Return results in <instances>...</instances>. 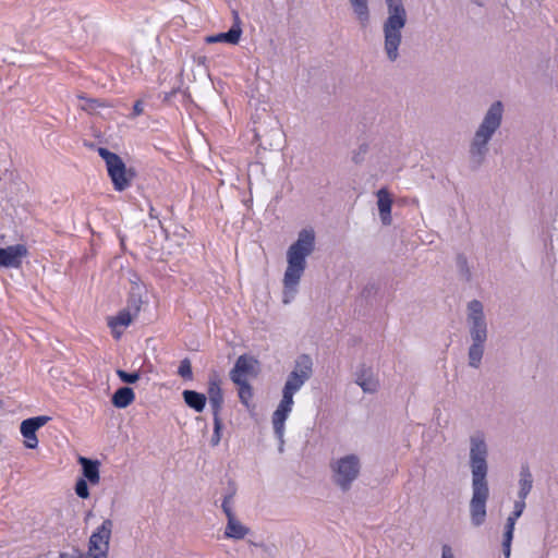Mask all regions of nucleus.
Instances as JSON below:
<instances>
[{
	"label": "nucleus",
	"instance_id": "obj_23",
	"mask_svg": "<svg viewBox=\"0 0 558 558\" xmlns=\"http://www.w3.org/2000/svg\"><path fill=\"white\" fill-rule=\"evenodd\" d=\"M471 335L474 343H483L486 340V324L484 320L472 322Z\"/></svg>",
	"mask_w": 558,
	"mask_h": 558
},
{
	"label": "nucleus",
	"instance_id": "obj_30",
	"mask_svg": "<svg viewBox=\"0 0 558 558\" xmlns=\"http://www.w3.org/2000/svg\"><path fill=\"white\" fill-rule=\"evenodd\" d=\"M117 375L123 383L126 384H134L140 379L138 372L128 373L123 369H117Z\"/></svg>",
	"mask_w": 558,
	"mask_h": 558
},
{
	"label": "nucleus",
	"instance_id": "obj_35",
	"mask_svg": "<svg viewBox=\"0 0 558 558\" xmlns=\"http://www.w3.org/2000/svg\"><path fill=\"white\" fill-rule=\"evenodd\" d=\"M58 558H83V554L75 549L72 553H60Z\"/></svg>",
	"mask_w": 558,
	"mask_h": 558
},
{
	"label": "nucleus",
	"instance_id": "obj_34",
	"mask_svg": "<svg viewBox=\"0 0 558 558\" xmlns=\"http://www.w3.org/2000/svg\"><path fill=\"white\" fill-rule=\"evenodd\" d=\"M143 111H144V107H143L142 100H136L135 104L133 105L132 117L133 118L138 117L143 113Z\"/></svg>",
	"mask_w": 558,
	"mask_h": 558
},
{
	"label": "nucleus",
	"instance_id": "obj_27",
	"mask_svg": "<svg viewBox=\"0 0 558 558\" xmlns=\"http://www.w3.org/2000/svg\"><path fill=\"white\" fill-rule=\"evenodd\" d=\"M483 356V343H473L469 350L470 365L477 367Z\"/></svg>",
	"mask_w": 558,
	"mask_h": 558
},
{
	"label": "nucleus",
	"instance_id": "obj_3",
	"mask_svg": "<svg viewBox=\"0 0 558 558\" xmlns=\"http://www.w3.org/2000/svg\"><path fill=\"white\" fill-rule=\"evenodd\" d=\"M314 232L312 230H302L299 239L287 252L288 267L284 272V302H289L296 291V287L306 267V257L314 250Z\"/></svg>",
	"mask_w": 558,
	"mask_h": 558
},
{
	"label": "nucleus",
	"instance_id": "obj_1",
	"mask_svg": "<svg viewBox=\"0 0 558 558\" xmlns=\"http://www.w3.org/2000/svg\"><path fill=\"white\" fill-rule=\"evenodd\" d=\"M487 448L481 436L471 439V466H472V487L473 495L470 502L471 521L475 526H480L486 519V501L489 490L486 482Z\"/></svg>",
	"mask_w": 558,
	"mask_h": 558
},
{
	"label": "nucleus",
	"instance_id": "obj_25",
	"mask_svg": "<svg viewBox=\"0 0 558 558\" xmlns=\"http://www.w3.org/2000/svg\"><path fill=\"white\" fill-rule=\"evenodd\" d=\"M239 387V398L243 404L248 407L251 399L253 398V389L247 380H240L234 383Z\"/></svg>",
	"mask_w": 558,
	"mask_h": 558
},
{
	"label": "nucleus",
	"instance_id": "obj_21",
	"mask_svg": "<svg viewBox=\"0 0 558 558\" xmlns=\"http://www.w3.org/2000/svg\"><path fill=\"white\" fill-rule=\"evenodd\" d=\"M354 13L363 26H366L369 17L367 0H350Z\"/></svg>",
	"mask_w": 558,
	"mask_h": 558
},
{
	"label": "nucleus",
	"instance_id": "obj_7",
	"mask_svg": "<svg viewBox=\"0 0 558 558\" xmlns=\"http://www.w3.org/2000/svg\"><path fill=\"white\" fill-rule=\"evenodd\" d=\"M336 483L347 490L360 472V461L356 456L350 454L338 460L333 465Z\"/></svg>",
	"mask_w": 558,
	"mask_h": 558
},
{
	"label": "nucleus",
	"instance_id": "obj_18",
	"mask_svg": "<svg viewBox=\"0 0 558 558\" xmlns=\"http://www.w3.org/2000/svg\"><path fill=\"white\" fill-rule=\"evenodd\" d=\"M248 529L242 525L234 515L228 518L225 535L228 538L242 539L247 534Z\"/></svg>",
	"mask_w": 558,
	"mask_h": 558
},
{
	"label": "nucleus",
	"instance_id": "obj_36",
	"mask_svg": "<svg viewBox=\"0 0 558 558\" xmlns=\"http://www.w3.org/2000/svg\"><path fill=\"white\" fill-rule=\"evenodd\" d=\"M87 107L90 109H96L100 107H107V105L98 99H86Z\"/></svg>",
	"mask_w": 558,
	"mask_h": 558
},
{
	"label": "nucleus",
	"instance_id": "obj_29",
	"mask_svg": "<svg viewBox=\"0 0 558 558\" xmlns=\"http://www.w3.org/2000/svg\"><path fill=\"white\" fill-rule=\"evenodd\" d=\"M178 374L182 378L187 379V380H191L193 378L192 365H191V361L189 359H184L181 361L179 368H178Z\"/></svg>",
	"mask_w": 558,
	"mask_h": 558
},
{
	"label": "nucleus",
	"instance_id": "obj_4",
	"mask_svg": "<svg viewBox=\"0 0 558 558\" xmlns=\"http://www.w3.org/2000/svg\"><path fill=\"white\" fill-rule=\"evenodd\" d=\"M389 16L384 24L385 49L388 58L395 61L401 43V29L407 22V13L402 0H386Z\"/></svg>",
	"mask_w": 558,
	"mask_h": 558
},
{
	"label": "nucleus",
	"instance_id": "obj_8",
	"mask_svg": "<svg viewBox=\"0 0 558 558\" xmlns=\"http://www.w3.org/2000/svg\"><path fill=\"white\" fill-rule=\"evenodd\" d=\"M112 527L113 523L110 519L104 520L90 535L87 551L108 557Z\"/></svg>",
	"mask_w": 558,
	"mask_h": 558
},
{
	"label": "nucleus",
	"instance_id": "obj_37",
	"mask_svg": "<svg viewBox=\"0 0 558 558\" xmlns=\"http://www.w3.org/2000/svg\"><path fill=\"white\" fill-rule=\"evenodd\" d=\"M441 558H453V554L451 551V548L448 545H445L442 547Z\"/></svg>",
	"mask_w": 558,
	"mask_h": 558
},
{
	"label": "nucleus",
	"instance_id": "obj_26",
	"mask_svg": "<svg viewBox=\"0 0 558 558\" xmlns=\"http://www.w3.org/2000/svg\"><path fill=\"white\" fill-rule=\"evenodd\" d=\"M469 319L471 322L484 320L483 305L480 301H472L469 304Z\"/></svg>",
	"mask_w": 558,
	"mask_h": 558
},
{
	"label": "nucleus",
	"instance_id": "obj_2",
	"mask_svg": "<svg viewBox=\"0 0 558 558\" xmlns=\"http://www.w3.org/2000/svg\"><path fill=\"white\" fill-rule=\"evenodd\" d=\"M312 375V360L308 355H301L296 360L295 369L290 373L282 390V399L272 414L275 434L282 438L284 423L292 411L293 396Z\"/></svg>",
	"mask_w": 558,
	"mask_h": 558
},
{
	"label": "nucleus",
	"instance_id": "obj_11",
	"mask_svg": "<svg viewBox=\"0 0 558 558\" xmlns=\"http://www.w3.org/2000/svg\"><path fill=\"white\" fill-rule=\"evenodd\" d=\"M258 374V361L253 356L240 355L230 372V378L233 383L247 380V377H255Z\"/></svg>",
	"mask_w": 558,
	"mask_h": 558
},
{
	"label": "nucleus",
	"instance_id": "obj_6",
	"mask_svg": "<svg viewBox=\"0 0 558 558\" xmlns=\"http://www.w3.org/2000/svg\"><path fill=\"white\" fill-rule=\"evenodd\" d=\"M502 116V105L500 101L493 104L486 113L484 121L475 133L472 144V154L482 155L486 144L490 140L494 132L499 128Z\"/></svg>",
	"mask_w": 558,
	"mask_h": 558
},
{
	"label": "nucleus",
	"instance_id": "obj_10",
	"mask_svg": "<svg viewBox=\"0 0 558 558\" xmlns=\"http://www.w3.org/2000/svg\"><path fill=\"white\" fill-rule=\"evenodd\" d=\"M50 421L49 416L39 415L29 417L21 423L20 430L24 437V446L28 449L38 447V438L36 432Z\"/></svg>",
	"mask_w": 558,
	"mask_h": 558
},
{
	"label": "nucleus",
	"instance_id": "obj_20",
	"mask_svg": "<svg viewBox=\"0 0 558 558\" xmlns=\"http://www.w3.org/2000/svg\"><path fill=\"white\" fill-rule=\"evenodd\" d=\"M366 374V368H362L356 376V384L365 391V392H374L378 387V380L374 378L373 375H368L367 379H364V375Z\"/></svg>",
	"mask_w": 558,
	"mask_h": 558
},
{
	"label": "nucleus",
	"instance_id": "obj_19",
	"mask_svg": "<svg viewBox=\"0 0 558 558\" xmlns=\"http://www.w3.org/2000/svg\"><path fill=\"white\" fill-rule=\"evenodd\" d=\"M183 399L185 403L196 412H202L206 405V396L194 390H184Z\"/></svg>",
	"mask_w": 558,
	"mask_h": 558
},
{
	"label": "nucleus",
	"instance_id": "obj_13",
	"mask_svg": "<svg viewBox=\"0 0 558 558\" xmlns=\"http://www.w3.org/2000/svg\"><path fill=\"white\" fill-rule=\"evenodd\" d=\"M133 316L129 310L120 311L116 316L108 318V326L112 330V335L116 339H119L122 335L120 328H125L131 325Z\"/></svg>",
	"mask_w": 558,
	"mask_h": 558
},
{
	"label": "nucleus",
	"instance_id": "obj_17",
	"mask_svg": "<svg viewBox=\"0 0 558 558\" xmlns=\"http://www.w3.org/2000/svg\"><path fill=\"white\" fill-rule=\"evenodd\" d=\"M241 34H242V29L236 24V25H233L226 33H220V34L207 37V43H228V44L235 45L239 43Z\"/></svg>",
	"mask_w": 558,
	"mask_h": 558
},
{
	"label": "nucleus",
	"instance_id": "obj_38",
	"mask_svg": "<svg viewBox=\"0 0 558 558\" xmlns=\"http://www.w3.org/2000/svg\"><path fill=\"white\" fill-rule=\"evenodd\" d=\"M83 558H108V557H106L104 555H97V554L87 551L85 555L83 554Z\"/></svg>",
	"mask_w": 558,
	"mask_h": 558
},
{
	"label": "nucleus",
	"instance_id": "obj_39",
	"mask_svg": "<svg viewBox=\"0 0 558 558\" xmlns=\"http://www.w3.org/2000/svg\"><path fill=\"white\" fill-rule=\"evenodd\" d=\"M368 375H373L371 369H366V374L364 375V379H367Z\"/></svg>",
	"mask_w": 558,
	"mask_h": 558
},
{
	"label": "nucleus",
	"instance_id": "obj_15",
	"mask_svg": "<svg viewBox=\"0 0 558 558\" xmlns=\"http://www.w3.org/2000/svg\"><path fill=\"white\" fill-rule=\"evenodd\" d=\"M379 216L384 225L391 223L392 198L386 189L377 192Z\"/></svg>",
	"mask_w": 558,
	"mask_h": 558
},
{
	"label": "nucleus",
	"instance_id": "obj_12",
	"mask_svg": "<svg viewBox=\"0 0 558 558\" xmlns=\"http://www.w3.org/2000/svg\"><path fill=\"white\" fill-rule=\"evenodd\" d=\"M207 395L213 409V416H220L223 404V393L221 389V379L216 372L209 375Z\"/></svg>",
	"mask_w": 558,
	"mask_h": 558
},
{
	"label": "nucleus",
	"instance_id": "obj_28",
	"mask_svg": "<svg viewBox=\"0 0 558 558\" xmlns=\"http://www.w3.org/2000/svg\"><path fill=\"white\" fill-rule=\"evenodd\" d=\"M514 530H509L505 527L504 541H502V553L506 558H509L511 555V543L513 539Z\"/></svg>",
	"mask_w": 558,
	"mask_h": 558
},
{
	"label": "nucleus",
	"instance_id": "obj_22",
	"mask_svg": "<svg viewBox=\"0 0 558 558\" xmlns=\"http://www.w3.org/2000/svg\"><path fill=\"white\" fill-rule=\"evenodd\" d=\"M532 489V475L529 471V468H522L521 478H520V490L519 497L525 499Z\"/></svg>",
	"mask_w": 558,
	"mask_h": 558
},
{
	"label": "nucleus",
	"instance_id": "obj_31",
	"mask_svg": "<svg viewBox=\"0 0 558 558\" xmlns=\"http://www.w3.org/2000/svg\"><path fill=\"white\" fill-rule=\"evenodd\" d=\"M222 421L220 416H214V434L211 437V444L218 445L221 438Z\"/></svg>",
	"mask_w": 558,
	"mask_h": 558
},
{
	"label": "nucleus",
	"instance_id": "obj_16",
	"mask_svg": "<svg viewBox=\"0 0 558 558\" xmlns=\"http://www.w3.org/2000/svg\"><path fill=\"white\" fill-rule=\"evenodd\" d=\"M135 400V393L130 387L119 388L112 396L111 402L118 409L129 407Z\"/></svg>",
	"mask_w": 558,
	"mask_h": 558
},
{
	"label": "nucleus",
	"instance_id": "obj_5",
	"mask_svg": "<svg viewBox=\"0 0 558 558\" xmlns=\"http://www.w3.org/2000/svg\"><path fill=\"white\" fill-rule=\"evenodd\" d=\"M98 155L105 160L109 178L114 191L123 192L129 189L136 177L133 168H126L122 158L105 147L97 149Z\"/></svg>",
	"mask_w": 558,
	"mask_h": 558
},
{
	"label": "nucleus",
	"instance_id": "obj_32",
	"mask_svg": "<svg viewBox=\"0 0 558 558\" xmlns=\"http://www.w3.org/2000/svg\"><path fill=\"white\" fill-rule=\"evenodd\" d=\"M75 493L78 497L86 499L89 497V490L87 481L85 478H78L75 484Z\"/></svg>",
	"mask_w": 558,
	"mask_h": 558
},
{
	"label": "nucleus",
	"instance_id": "obj_24",
	"mask_svg": "<svg viewBox=\"0 0 558 558\" xmlns=\"http://www.w3.org/2000/svg\"><path fill=\"white\" fill-rule=\"evenodd\" d=\"M525 508V499L520 498V500L514 502V508L511 514L507 519L506 529L514 530V525L517 520L521 517Z\"/></svg>",
	"mask_w": 558,
	"mask_h": 558
},
{
	"label": "nucleus",
	"instance_id": "obj_33",
	"mask_svg": "<svg viewBox=\"0 0 558 558\" xmlns=\"http://www.w3.org/2000/svg\"><path fill=\"white\" fill-rule=\"evenodd\" d=\"M231 498H232V495L226 496L222 501V505H221L222 510H223L225 514L227 515V518L234 515L231 505H230Z\"/></svg>",
	"mask_w": 558,
	"mask_h": 558
},
{
	"label": "nucleus",
	"instance_id": "obj_9",
	"mask_svg": "<svg viewBox=\"0 0 558 558\" xmlns=\"http://www.w3.org/2000/svg\"><path fill=\"white\" fill-rule=\"evenodd\" d=\"M28 255V247L24 243L0 247V268L20 269Z\"/></svg>",
	"mask_w": 558,
	"mask_h": 558
},
{
	"label": "nucleus",
	"instance_id": "obj_40",
	"mask_svg": "<svg viewBox=\"0 0 558 558\" xmlns=\"http://www.w3.org/2000/svg\"><path fill=\"white\" fill-rule=\"evenodd\" d=\"M4 240V234H0V242Z\"/></svg>",
	"mask_w": 558,
	"mask_h": 558
},
{
	"label": "nucleus",
	"instance_id": "obj_14",
	"mask_svg": "<svg viewBox=\"0 0 558 558\" xmlns=\"http://www.w3.org/2000/svg\"><path fill=\"white\" fill-rule=\"evenodd\" d=\"M78 463L82 465L84 477L92 484L97 485L100 482L99 466L97 460H90L85 457L78 458Z\"/></svg>",
	"mask_w": 558,
	"mask_h": 558
}]
</instances>
